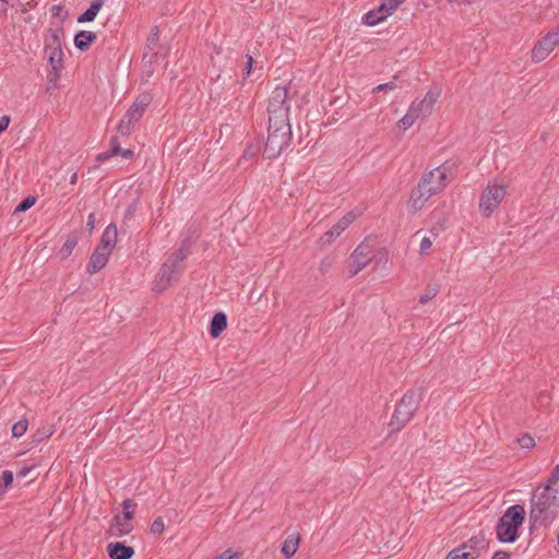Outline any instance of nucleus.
<instances>
[{"mask_svg":"<svg viewBox=\"0 0 559 559\" xmlns=\"http://www.w3.org/2000/svg\"><path fill=\"white\" fill-rule=\"evenodd\" d=\"M559 511V486H540L531 499L530 520L534 525L550 523Z\"/></svg>","mask_w":559,"mask_h":559,"instance_id":"1","label":"nucleus"},{"mask_svg":"<svg viewBox=\"0 0 559 559\" xmlns=\"http://www.w3.org/2000/svg\"><path fill=\"white\" fill-rule=\"evenodd\" d=\"M448 182V170L444 166H438L425 174L417 183V187L412 191L408 202L409 207L414 212L421 210L432 195L444 190Z\"/></svg>","mask_w":559,"mask_h":559,"instance_id":"2","label":"nucleus"},{"mask_svg":"<svg viewBox=\"0 0 559 559\" xmlns=\"http://www.w3.org/2000/svg\"><path fill=\"white\" fill-rule=\"evenodd\" d=\"M524 519L525 510L523 506L514 504L508 508L496 526L498 540L501 543L515 542L519 536V527L523 524Z\"/></svg>","mask_w":559,"mask_h":559,"instance_id":"3","label":"nucleus"},{"mask_svg":"<svg viewBox=\"0 0 559 559\" xmlns=\"http://www.w3.org/2000/svg\"><path fill=\"white\" fill-rule=\"evenodd\" d=\"M419 404L420 393L415 390L407 391L396 404L389 423L391 432H397L402 430L406 424L412 420L415 412L419 407Z\"/></svg>","mask_w":559,"mask_h":559,"instance_id":"4","label":"nucleus"},{"mask_svg":"<svg viewBox=\"0 0 559 559\" xmlns=\"http://www.w3.org/2000/svg\"><path fill=\"white\" fill-rule=\"evenodd\" d=\"M190 245L188 240H185L181 247L174 252L167 261L162 265L158 272V280L155 284V290L163 292L167 288L170 281L178 272V265L190 254Z\"/></svg>","mask_w":559,"mask_h":559,"instance_id":"5","label":"nucleus"},{"mask_svg":"<svg viewBox=\"0 0 559 559\" xmlns=\"http://www.w3.org/2000/svg\"><path fill=\"white\" fill-rule=\"evenodd\" d=\"M506 197V187L496 183H488L479 199V211L483 216L488 217L500 205Z\"/></svg>","mask_w":559,"mask_h":559,"instance_id":"6","label":"nucleus"},{"mask_svg":"<svg viewBox=\"0 0 559 559\" xmlns=\"http://www.w3.org/2000/svg\"><path fill=\"white\" fill-rule=\"evenodd\" d=\"M292 140V129L287 130H269L267 140L263 154L267 158H276L281 153L289 146Z\"/></svg>","mask_w":559,"mask_h":559,"instance_id":"7","label":"nucleus"},{"mask_svg":"<svg viewBox=\"0 0 559 559\" xmlns=\"http://www.w3.org/2000/svg\"><path fill=\"white\" fill-rule=\"evenodd\" d=\"M374 253L373 248L366 241H362L352 253L349 258L348 272L349 276L357 275L372 260Z\"/></svg>","mask_w":559,"mask_h":559,"instance_id":"8","label":"nucleus"},{"mask_svg":"<svg viewBox=\"0 0 559 559\" xmlns=\"http://www.w3.org/2000/svg\"><path fill=\"white\" fill-rule=\"evenodd\" d=\"M440 92L438 86H431L423 99L414 100L411 104L408 110L417 119L428 117L432 112L433 106L440 96Z\"/></svg>","mask_w":559,"mask_h":559,"instance_id":"9","label":"nucleus"},{"mask_svg":"<svg viewBox=\"0 0 559 559\" xmlns=\"http://www.w3.org/2000/svg\"><path fill=\"white\" fill-rule=\"evenodd\" d=\"M559 45V26L548 32L533 48L532 59L540 62Z\"/></svg>","mask_w":559,"mask_h":559,"instance_id":"10","label":"nucleus"},{"mask_svg":"<svg viewBox=\"0 0 559 559\" xmlns=\"http://www.w3.org/2000/svg\"><path fill=\"white\" fill-rule=\"evenodd\" d=\"M290 109L288 87L276 86L269 99L267 112L273 115L277 112L288 114Z\"/></svg>","mask_w":559,"mask_h":559,"instance_id":"11","label":"nucleus"},{"mask_svg":"<svg viewBox=\"0 0 559 559\" xmlns=\"http://www.w3.org/2000/svg\"><path fill=\"white\" fill-rule=\"evenodd\" d=\"M132 519V511H127L123 512L121 515H116L114 519V523L109 527L110 535L115 537H122L129 534L133 530V525L131 524Z\"/></svg>","mask_w":559,"mask_h":559,"instance_id":"12","label":"nucleus"},{"mask_svg":"<svg viewBox=\"0 0 559 559\" xmlns=\"http://www.w3.org/2000/svg\"><path fill=\"white\" fill-rule=\"evenodd\" d=\"M360 212L350 211L345 214L330 230L321 237L323 242H332L338 237L358 216Z\"/></svg>","mask_w":559,"mask_h":559,"instance_id":"13","label":"nucleus"},{"mask_svg":"<svg viewBox=\"0 0 559 559\" xmlns=\"http://www.w3.org/2000/svg\"><path fill=\"white\" fill-rule=\"evenodd\" d=\"M110 254L111 252L97 247L90 258L86 272L88 274H95L99 272L107 264Z\"/></svg>","mask_w":559,"mask_h":559,"instance_id":"14","label":"nucleus"},{"mask_svg":"<svg viewBox=\"0 0 559 559\" xmlns=\"http://www.w3.org/2000/svg\"><path fill=\"white\" fill-rule=\"evenodd\" d=\"M151 102V97L148 95H142L135 99V102L131 105L124 116L131 119L134 123L140 120L143 116L146 107Z\"/></svg>","mask_w":559,"mask_h":559,"instance_id":"15","label":"nucleus"},{"mask_svg":"<svg viewBox=\"0 0 559 559\" xmlns=\"http://www.w3.org/2000/svg\"><path fill=\"white\" fill-rule=\"evenodd\" d=\"M107 551L111 559H131L134 555L133 547L119 542L108 544Z\"/></svg>","mask_w":559,"mask_h":559,"instance_id":"16","label":"nucleus"},{"mask_svg":"<svg viewBox=\"0 0 559 559\" xmlns=\"http://www.w3.org/2000/svg\"><path fill=\"white\" fill-rule=\"evenodd\" d=\"M117 238H118V231H117L116 225L109 224L105 228V230L102 235L100 243H99L98 248H102L103 250L111 252V250L114 249V247L117 243Z\"/></svg>","mask_w":559,"mask_h":559,"instance_id":"17","label":"nucleus"},{"mask_svg":"<svg viewBox=\"0 0 559 559\" xmlns=\"http://www.w3.org/2000/svg\"><path fill=\"white\" fill-rule=\"evenodd\" d=\"M97 39V36L94 32L91 31H80L74 36V46L76 49L81 51H85L90 48V46Z\"/></svg>","mask_w":559,"mask_h":559,"instance_id":"18","label":"nucleus"},{"mask_svg":"<svg viewBox=\"0 0 559 559\" xmlns=\"http://www.w3.org/2000/svg\"><path fill=\"white\" fill-rule=\"evenodd\" d=\"M292 129L288 114L277 112L273 115H269V130H287Z\"/></svg>","mask_w":559,"mask_h":559,"instance_id":"19","label":"nucleus"},{"mask_svg":"<svg viewBox=\"0 0 559 559\" xmlns=\"http://www.w3.org/2000/svg\"><path fill=\"white\" fill-rule=\"evenodd\" d=\"M227 328V316L224 312L214 314L210 325V334L212 337H218L221 333Z\"/></svg>","mask_w":559,"mask_h":559,"instance_id":"20","label":"nucleus"},{"mask_svg":"<svg viewBox=\"0 0 559 559\" xmlns=\"http://www.w3.org/2000/svg\"><path fill=\"white\" fill-rule=\"evenodd\" d=\"M104 5V0H93L90 7L78 17L79 23L93 22Z\"/></svg>","mask_w":559,"mask_h":559,"instance_id":"21","label":"nucleus"},{"mask_svg":"<svg viewBox=\"0 0 559 559\" xmlns=\"http://www.w3.org/2000/svg\"><path fill=\"white\" fill-rule=\"evenodd\" d=\"M298 545H299V537L295 536V535H289L284 540L281 551L286 558H290L296 554V551L298 549Z\"/></svg>","mask_w":559,"mask_h":559,"instance_id":"22","label":"nucleus"},{"mask_svg":"<svg viewBox=\"0 0 559 559\" xmlns=\"http://www.w3.org/2000/svg\"><path fill=\"white\" fill-rule=\"evenodd\" d=\"M462 546L466 547V550H468V552H476L478 558L480 555V550L486 547V540L485 537L481 535L473 536L472 538L468 539V542L464 543Z\"/></svg>","mask_w":559,"mask_h":559,"instance_id":"23","label":"nucleus"},{"mask_svg":"<svg viewBox=\"0 0 559 559\" xmlns=\"http://www.w3.org/2000/svg\"><path fill=\"white\" fill-rule=\"evenodd\" d=\"M48 62L53 70L63 69V51L62 50H50Z\"/></svg>","mask_w":559,"mask_h":559,"instance_id":"24","label":"nucleus"},{"mask_svg":"<svg viewBox=\"0 0 559 559\" xmlns=\"http://www.w3.org/2000/svg\"><path fill=\"white\" fill-rule=\"evenodd\" d=\"M46 50H62L61 48V31H51L50 37L46 43Z\"/></svg>","mask_w":559,"mask_h":559,"instance_id":"25","label":"nucleus"},{"mask_svg":"<svg viewBox=\"0 0 559 559\" xmlns=\"http://www.w3.org/2000/svg\"><path fill=\"white\" fill-rule=\"evenodd\" d=\"M79 241V238L76 235H72L68 237V239L64 241L63 246L61 247L59 253L62 258H68L73 249L76 247Z\"/></svg>","mask_w":559,"mask_h":559,"instance_id":"26","label":"nucleus"},{"mask_svg":"<svg viewBox=\"0 0 559 559\" xmlns=\"http://www.w3.org/2000/svg\"><path fill=\"white\" fill-rule=\"evenodd\" d=\"M383 20H384V15H380L376 11V9L366 13L362 19L364 23L367 25H370V26L377 25L378 23H380Z\"/></svg>","mask_w":559,"mask_h":559,"instance_id":"27","label":"nucleus"},{"mask_svg":"<svg viewBox=\"0 0 559 559\" xmlns=\"http://www.w3.org/2000/svg\"><path fill=\"white\" fill-rule=\"evenodd\" d=\"M438 292H439L438 285H428L425 289V293L420 296L419 302L423 305L427 304L429 300H431L432 298H435L437 296Z\"/></svg>","mask_w":559,"mask_h":559,"instance_id":"28","label":"nucleus"},{"mask_svg":"<svg viewBox=\"0 0 559 559\" xmlns=\"http://www.w3.org/2000/svg\"><path fill=\"white\" fill-rule=\"evenodd\" d=\"M27 427H28V423L26 419H21V420L16 421L15 424H13L12 429H11L12 436L15 438H20V437L24 436V433L27 430Z\"/></svg>","mask_w":559,"mask_h":559,"instance_id":"29","label":"nucleus"},{"mask_svg":"<svg viewBox=\"0 0 559 559\" xmlns=\"http://www.w3.org/2000/svg\"><path fill=\"white\" fill-rule=\"evenodd\" d=\"M134 124V122L129 119L127 116H123V118L120 120L117 130L122 135H129L131 131V127Z\"/></svg>","mask_w":559,"mask_h":559,"instance_id":"30","label":"nucleus"},{"mask_svg":"<svg viewBox=\"0 0 559 559\" xmlns=\"http://www.w3.org/2000/svg\"><path fill=\"white\" fill-rule=\"evenodd\" d=\"M134 124V122L129 119L127 116H123V118L120 120L117 130L122 135H129L131 131V127Z\"/></svg>","mask_w":559,"mask_h":559,"instance_id":"31","label":"nucleus"},{"mask_svg":"<svg viewBox=\"0 0 559 559\" xmlns=\"http://www.w3.org/2000/svg\"><path fill=\"white\" fill-rule=\"evenodd\" d=\"M61 71L62 70H53V69H51L49 71V73L47 74L48 91L57 87V83L61 76Z\"/></svg>","mask_w":559,"mask_h":559,"instance_id":"32","label":"nucleus"},{"mask_svg":"<svg viewBox=\"0 0 559 559\" xmlns=\"http://www.w3.org/2000/svg\"><path fill=\"white\" fill-rule=\"evenodd\" d=\"M417 118H415V116L409 110H407L405 116L399 121V126L402 129L407 130L414 124Z\"/></svg>","mask_w":559,"mask_h":559,"instance_id":"33","label":"nucleus"},{"mask_svg":"<svg viewBox=\"0 0 559 559\" xmlns=\"http://www.w3.org/2000/svg\"><path fill=\"white\" fill-rule=\"evenodd\" d=\"M35 202H36L35 197L29 195L19 203V205L15 207L14 212H25L28 209H31L35 204Z\"/></svg>","mask_w":559,"mask_h":559,"instance_id":"34","label":"nucleus"},{"mask_svg":"<svg viewBox=\"0 0 559 559\" xmlns=\"http://www.w3.org/2000/svg\"><path fill=\"white\" fill-rule=\"evenodd\" d=\"M396 80H397V76H394L392 81L384 83V84H379L378 86H376L372 90V92L378 93V92H382V91H384V92L393 91L397 87Z\"/></svg>","mask_w":559,"mask_h":559,"instance_id":"35","label":"nucleus"},{"mask_svg":"<svg viewBox=\"0 0 559 559\" xmlns=\"http://www.w3.org/2000/svg\"><path fill=\"white\" fill-rule=\"evenodd\" d=\"M151 533L154 534V535H159L164 532L165 530V524H164V520L163 518L158 516L156 518L152 525H151Z\"/></svg>","mask_w":559,"mask_h":559,"instance_id":"36","label":"nucleus"},{"mask_svg":"<svg viewBox=\"0 0 559 559\" xmlns=\"http://www.w3.org/2000/svg\"><path fill=\"white\" fill-rule=\"evenodd\" d=\"M516 441L522 449H532L535 445V441L530 435H523Z\"/></svg>","mask_w":559,"mask_h":559,"instance_id":"37","label":"nucleus"},{"mask_svg":"<svg viewBox=\"0 0 559 559\" xmlns=\"http://www.w3.org/2000/svg\"><path fill=\"white\" fill-rule=\"evenodd\" d=\"M559 465H556L554 469L550 473L549 478L547 479V483L544 486H552L557 487L559 486Z\"/></svg>","mask_w":559,"mask_h":559,"instance_id":"38","label":"nucleus"},{"mask_svg":"<svg viewBox=\"0 0 559 559\" xmlns=\"http://www.w3.org/2000/svg\"><path fill=\"white\" fill-rule=\"evenodd\" d=\"M138 202H139V199L134 200L132 203H130L128 205V207L126 209V212H124V222H127L128 219H131L136 210H138Z\"/></svg>","mask_w":559,"mask_h":559,"instance_id":"39","label":"nucleus"},{"mask_svg":"<svg viewBox=\"0 0 559 559\" xmlns=\"http://www.w3.org/2000/svg\"><path fill=\"white\" fill-rule=\"evenodd\" d=\"M0 480L2 483V487L8 489V487L12 484L13 481V473L11 471H3L2 472V475L0 476Z\"/></svg>","mask_w":559,"mask_h":559,"instance_id":"40","label":"nucleus"},{"mask_svg":"<svg viewBox=\"0 0 559 559\" xmlns=\"http://www.w3.org/2000/svg\"><path fill=\"white\" fill-rule=\"evenodd\" d=\"M455 550H460V552L457 554L459 559H476L477 558V554L474 551L468 552V550H466V547L460 546V547H456Z\"/></svg>","mask_w":559,"mask_h":559,"instance_id":"41","label":"nucleus"},{"mask_svg":"<svg viewBox=\"0 0 559 559\" xmlns=\"http://www.w3.org/2000/svg\"><path fill=\"white\" fill-rule=\"evenodd\" d=\"M405 0H384L383 4L386 7L389 12L392 14L400 4H402Z\"/></svg>","mask_w":559,"mask_h":559,"instance_id":"42","label":"nucleus"},{"mask_svg":"<svg viewBox=\"0 0 559 559\" xmlns=\"http://www.w3.org/2000/svg\"><path fill=\"white\" fill-rule=\"evenodd\" d=\"M432 246V241L429 237H424L419 245V251L421 254H426Z\"/></svg>","mask_w":559,"mask_h":559,"instance_id":"43","label":"nucleus"},{"mask_svg":"<svg viewBox=\"0 0 559 559\" xmlns=\"http://www.w3.org/2000/svg\"><path fill=\"white\" fill-rule=\"evenodd\" d=\"M110 152L111 154H114L115 156L118 155V153L121 151V147H120V144H119V141L116 136H112L110 139Z\"/></svg>","mask_w":559,"mask_h":559,"instance_id":"44","label":"nucleus"},{"mask_svg":"<svg viewBox=\"0 0 559 559\" xmlns=\"http://www.w3.org/2000/svg\"><path fill=\"white\" fill-rule=\"evenodd\" d=\"M157 28L154 27L153 29V33L151 34V36L147 38V46L153 49V46L157 44Z\"/></svg>","mask_w":559,"mask_h":559,"instance_id":"45","label":"nucleus"},{"mask_svg":"<svg viewBox=\"0 0 559 559\" xmlns=\"http://www.w3.org/2000/svg\"><path fill=\"white\" fill-rule=\"evenodd\" d=\"M246 59H247V61H246L243 71H245L246 75H249L251 73V70H252L253 58H252L251 55H247Z\"/></svg>","mask_w":559,"mask_h":559,"instance_id":"46","label":"nucleus"},{"mask_svg":"<svg viewBox=\"0 0 559 559\" xmlns=\"http://www.w3.org/2000/svg\"><path fill=\"white\" fill-rule=\"evenodd\" d=\"M9 123H10V117L2 116L0 119V134L9 127Z\"/></svg>","mask_w":559,"mask_h":559,"instance_id":"47","label":"nucleus"},{"mask_svg":"<svg viewBox=\"0 0 559 559\" xmlns=\"http://www.w3.org/2000/svg\"><path fill=\"white\" fill-rule=\"evenodd\" d=\"M136 503L133 502L131 499H126L122 502L123 512L130 511L131 508H135Z\"/></svg>","mask_w":559,"mask_h":559,"instance_id":"48","label":"nucleus"},{"mask_svg":"<svg viewBox=\"0 0 559 559\" xmlns=\"http://www.w3.org/2000/svg\"><path fill=\"white\" fill-rule=\"evenodd\" d=\"M86 227L90 231H92L95 227V214L91 213L87 217Z\"/></svg>","mask_w":559,"mask_h":559,"instance_id":"49","label":"nucleus"},{"mask_svg":"<svg viewBox=\"0 0 559 559\" xmlns=\"http://www.w3.org/2000/svg\"><path fill=\"white\" fill-rule=\"evenodd\" d=\"M376 11L380 14V15H384V19L388 17L389 15H391V13L389 12V10L386 9V7L383 4V2L376 9Z\"/></svg>","mask_w":559,"mask_h":559,"instance_id":"50","label":"nucleus"},{"mask_svg":"<svg viewBox=\"0 0 559 559\" xmlns=\"http://www.w3.org/2000/svg\"><path fill=\"white\" fill-rule=\"evenodd\" d=\"M9 9L8 0H0V15L5 16Z\"/></svg>","mask_w":559,"mask_h":559,"instance_id":"51","label":"nucleus"},{"mask_svg":"<svg viewBox=\"0 0 559 559\" xmlns=\"http://www.w3.org/2000/svg\"><path fill=\"white\" fill-rule=\"evenodd\" d=\"M32 469H33V467H32V466H24L23 468H21V469L17 472L16 476H17L19 478H24V477H25V476H26V475H27Z\"/></svg>","mask_w":559,"mask_h":559,"instance_id":"52","label":"nucleus"},{"mask_svg":"<svg viewBox=\"0 0 559 559\" xmlns=\"http://www.w3.org/2000/svg\"><path fill=\"white\" fill-rule=\"evenodd\" d=\"M491 559H510V555L506 551H496Z\"/></svg>","mask_w":559,"mask_h":559,"instance_id":"53","label":"nucleus"},{"mask_svg":"<svg viewBox=\"0 0 559 559\" xmlns=\"http://www.w3.org/2000/svg\"><path fill=\"white\" fill-rule=\"evenodd\" d=\"M234 556L235 554L230 549H227L223 554H221L216 559H233Z\"/></svg>","mask_w":559,"mask_h":559,"instance_id":"54","label":"nucleus"},{"mask_svg":"<svg viewBox=\"0 0 559 559\" xmlns=\"http://www.w3.org/2000/svg\"><path fill=\"white\" fill-rule=\"evenodd\" d=\"M111 156H115L114 154H111V152H104V153H100L97 155V160L99 162H104V160H107L109 159Z\"/></svg>","mask_w":559,"mask_h":559,"instance_id":"55","label":"nucleus"},{"mask_svg":"<svg viewBox=\"0 0 559 559\" xmlns=\"http://www.w3.org/2000/svg\"><path fill=\"white\" fill-rule=\"evenodd\" d=\"M118 155H120V156H122L124 158H132L134 153L131 150L121 148V151L118 153Z\"/></svg>","mask_w":559,"mask_h":559,"instance_id":"56","label":"nucleus"},{"mask_svg":"<svg viewBox=\"0 0 559 559\" xmlns=\"http://www.w3.org/2000/svg\"><path fill=\"white\" fill-rule=\"evenodd\" d=\"M330 266H331V261L329 259H325L321 262L320 270L322 271V273H324L329 270Z\"/></svg>","mask_w":559,"mask_h":559,"instance_id":"57","label":"nucleus"},{"mask_svg":"<svg viewBox=\"0 0 559 559\" xmlns=\"http://www.w3.org/2000/svg\"><path fill=\"white\" fill-rule=\"evenodd\" d=\"M460 550L452 549L445 557V559H459L457 554Z\"/></svg>","mask_w":559,"mask_h":559,"instance_id":"58","label":"nucleus"},{"mask_svg":"<svg viewBox=\"0 0 559 559\" xmlns=\"http://www.w3.org/2000/svg\"><path fill=\"white\" fill-rule=\"evenodd\" d=\"M70 182L71 183H75L76 182V174L72 175Z\"/></svg>","mask_w":559,"mask_h":559,"instance_id":"59","label":"nucleus"}]
</instances>
